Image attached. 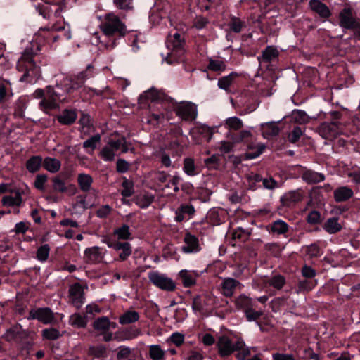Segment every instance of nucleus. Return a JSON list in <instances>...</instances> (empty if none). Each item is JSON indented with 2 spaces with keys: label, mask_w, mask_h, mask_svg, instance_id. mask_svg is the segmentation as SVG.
<instances>
[{
  "label": "nucleus",
  "mask_w": 360,
  "mask_h": 360,
  "mask_svg": "<svg viewBox=\"0 0 360 360\" xmlns=\"http://www.w3.org/2000/svg\"><path fill=\"white\" fill-rule=\"evenodd\" d=\"M39 51V46H27L23 52L18 63V69L25 72L20 81L32 82L39 77V68L32 60L33 56Z\"/></svg>",
  "instance_id": "1"
},
{
  "label": "nucleus",
  "mask_w": 360,
  "mask_h": 360,
  "mask_svg": "<svg viewBox=\"0 0 360 360\" xmlns=\"http://www.w3.org/2000/svg\"><path fill=\"white\" fill-rule=\"evenodd\" d=\"M100 27L103 34L108 37L118 33L120 36L126 34L127 27L120 18L113 13H110L104 16Z\"/></svg>",
  "instance_id": "2"
},
{
  "label": "nucleus",
  "mask_w": 360,
  "mask_h": 360,
  "mask_svg": "<svg viewBox=\"0 0 360 360\" xmlns=\"http://www.w3.org/2000/svg\"><path fill=\"white\" fill-rule=\"evenodd\" d=\"M338 23L343 30H353L360 38V19L355 17L350 7H345L338 15Z\"/></svg>",
  "instance_id": "3"
},
{
  "label": "nucleus",
  "mask_w": 360,
  "mask_h": 360,
  "mask_svg": "<svg viewBox=\"0 0 360 360\" xmlns=\"http://www.w3.org/2000/svg\"><path fill=\"white\" fill-rule=\"evenodd\" d=\"M174 110L176 115L185 121H193L198 116L196 105L189 101L179 103Z\"/></svg>",
  "instance_id": "4"
},
{
  "label": "nucleus",
  "mask_w": 360,
  "mask_h": 360,
  "mask_svg": "<svg viewBox=\"0 0 360 360\" xmlns=\"http://www.w3.org/2000/svg\"><path fill=\"white\" fill-rule=\"evenodd\" d=\"M148 278L155 286L161 290L173 291L176 288V284L172 278L158 271H150Z\"/></svg>",
  "instance_id": "5"
},
{
  "label": "nucleus",
  "mask_w": 360,
  "mask_h": 360,
  "mask_svg": "<svg viewBox=\"0 0 360 360\" xmlns=\"http://www.w3.org/2000/svg\"><path fill=\"white\" fill-rule=\"evenodd\" d=\"M242 343L238 340L233 342L228 336H221L217 342L218 353L221 357H226L236 352V348H240Z\"/></svg>",
  "instance_id": "6"
},
{
  "label": "nucleus",
  "mask_w": 360,
  "mask_h": 360,
  "mask_svg": "<svg viewBox=\"0 0 360 360\" xmlns=\"http://www.w3.org/2000/svg\"><path fill=\"white\" fill-rule=\"evenodd\" d=\"M103 242L109 248H112L116 251H120L119 258L122 261L126 260L132 252L131 245L128 242H120L112 237L105 238L103 240Z\"/></svg>",
  "instance_id": "7"
},
{
  "label": "nucleus",
  "mask_w": 360,
  "mask_h": 360,
  "mask_svg": "<svg viewBox=\"0 0 360 360\" xmlns=\"http://www.w3.org/2000/svg\"><path fill=\"white\" fill-rule=\"evenodd\" d=\"M60 99V95L52 87L48 86L44 98L40 101V108L48 112L58 108V101Z\"/></svg>",
  "instance_id": "8"
},
{
  "label": "nucleus",
  "mask_w": 360,
  "mask_h": 360,
  "mask_svg": "<svg viewBox=\"0 0 360 360\" xmlns=\"http://www.w3.org/2000/svg\"><path fill=\"white\" fill-rule=\"evenodd\" d=\"M115 327V323H112L105 316L100 317L94 322L93 327L100 335L103 336V340L110 341L112 339V333L109 332L110 327Z\"/></svg>",
  "instance_id": "9"
},
{
  "label": "nucleus",
  "mask_w": 360,
  "mask_h": 360,
  "mask_svg": "<svg viewBox=\"0 0 360 360\" xmlns=\"http://www.w3.org/2000/svg\"><path fill=\"white\" fill-rule=\"evenodd\" d=\"M69 297L70 302L77 308L79 309L84 303V292L81 284L77 283L70 287Z\"/></svg>",
  "instance_id": "10"
},
{
  "label": "nucleus",
  "mask_w": 360,
  "mask_h": 360,
  "mask_svg": "<svg viewBox=\"0 0 360 360\" xmlns=\"http://www.w3.org/2000/svg\"><path fill=\"white\" fill-rule=\"evenodd\" d=\"M319 134L326 139H335L341 131L337 122H324L319 127Z\"/></svg>",
  "instance_id": "11"
},
{
  "label": "nucleus",
  "mask_w": 360,
  "mask_h": 360,
  "mask_svg": "<svg viewBox=\"0 0 360 360\" xmlns=\"http://www.w3.org/2000/svg\"><path fill=\"white\" fill-rule=\"evenodd\" d=\"M184 245L181 250L184 253H197L201 250V246L198 237L190 233H186L184 238Z\"/></svg>",
  "instance_id": "12"
},
{
  "label": "nucleus",
  "mask_w": 360,
  "mask_h": 360,
  "mask_svg": "<svg viewBox=\"0 0 360 360\" xmlns=\"http://www.w3.org/2000/svg\"><path fill=\"white\" fill-rule=\"evenodd\" d=\"M53 188L54 191L59 193H67L69 195H75L77 189L74 184H67L64 179H62L60 175L56 176L53 178Z\"/></svg>",
  "instance_id": "13"
},
{
  "label": "nucleus",
  "mask_w": 360,
  "mask_h": 360,
  "mask_svg": "<svg viewBox=\"0 0 360 360\" xmlns=\"http://www.w3.org/2000/svg\"><path fill=\"white\" fill-rule=\"evenodd\" d=\"M178 276L185 288H191L196 285L200 274L197 271L182 269L179 272Z\"/></svg>",
  "instance_id": "14"
},
{
  "label": "nucleus",
  "mask_w": 360,
  "mask_h": 360,
  "mask_svg": "<svg viewBox=\"0 0 360 360\" xmlns=\"http://www.w3.org/2000/svg\"><path fill=\"white\" fill-rule=\"evenodd\" d=\"M184 52L183 46H165V51L161 53V56L163 60L168 64H172L177 60Z\"/></svg>",
  "instance_id": "15"
},
{
  "label": "nucleus",
  "mask_w": 360,
  "mask_h": 360,
  "mask_svg": "<svg viewBox=\"0 0 360 360\" xmlns=\"http://www.w3.org/2000/svg\"><path fill=\"white\" fill-rule=\"evenodd\" d=\"M22 193L23 191L20 189L12 190L10 195L3 197L2 205L6 207H20L22 202Z\"/></svg>",
  "instance_id": "16"
},
{
  "label": "nucleus",
  "mask_w": 360,
  "mask_h": 360,
  "mask_svg": "<svg viewBox=\"0 0 360 360\" xmlns=\"http://www.w3.org/2000/svg\"><path fill=\"white\" fill-rule=\"evenodd\" d=\"M240 285V283L234 278H225L220 285V292L224 296L230 297L234 294L236 288Z\"/></svg>",
  "instance_id": "17"
},
{
  "label": "nucleus",
  "mask_w": 360,
  "mask_h": 360,
  "mask_svg": "<svg viewBox=\"0 0 360 360\" xmlns=\"http://www.w3.org/2000/svg\"><path fill=\"white\" fill-rule=\"evenodd\" d=\"M164 98L165 95L162 92L155 89H150L141 94L139 101L140 103H143L147 101L158 103L159 102L162 101Z\"/></svg>",
  "instance_id": "18"
},
{
  "label": "nucleus",
  "mask_w": 360,
  "mask_h": 360,
  "mask_svg": "<svg viewBox=\"0 0 360 360\" xmlns=\"http://www.w3.org/2000/svg\"><path fill=\"white\" fill-rule=\"evenodd\" d=\"M309 5L310 8L317 13L320 18H328L331 15L329 8L320 0H310Z\"/></svg>",
  "instance_id": "19"
},
{
  "label": "nucleus",
  "mask_w": 360,
  "mask_h": 360,
  "mask_svg": "<svg viewBox=\"0 0 360 360\" xmlns=\"http://www.w3.org/2000/svg\"><path fill=\"white\" fill-rule=\"evenodd\" d=\"M334 199L336 202H345L350 199L354 192L351 188L347 186H340L337 188L333 193Z\"/></svg>",
  "instance_id": "20"
},
{
  "label": "nucleus",
  "mask_w": 360,
  "mask_h": 360,
  "mask_svg": "<svg viewBox=\"0 0 360 360\" xmlns=\"http://www.w3.org/2000/svg\"><path fill=\"white\" fill-rule=\"evenodd\" d=\"M33 319H38L44 323H49L54 319L53 312L49 308H40L31 314Z\"/></svg>",
  "instance_id": "21"
},
{
  "label": "nucleus",
  "mask_w": 360,
  "mask_h": 360,
  "mask_svg": "<svg viewBox=\"0 0 360 360\" xmlns=\"http://www.w3.org/2000/svg\"><path fill=\"white\" fill-rule=\"evenodd\" d=\"M302 179L307 184H316L324 181L325 176L322 173L305 169L302 173Z\"/></svg>",
  "instance_id": "22"
},
{
  "label": "nucleus",
  "mask_w": 360,
  "mask_h": 360,
  "mask_svg": "<svg viewBox=\"0 0 360 360\" xmlns=\"http://www.w3.org/2000/svg\"><path fill=\"white\" fill-rule=\"evenodd\" d=\"M102 259L103 255L98 247L86 248L84 251V259L89 263H98Z\"/></svg>",
  "instance_id": "23"
},
{
  "label": "nucleus",
  "mask_w": 360,
  "mask_h": 360,
  "mask_svg": "<svg viewBox=\"0 0 360 360\" xmlns=\"http://www.w3.org/2000/svg\"><path fill=\"white\" fill-rule=\"evenodd\" d=\"M262 134L265 139H271L279 133V127L274 122H267L261 124Z\"/></svg>",
  "instance_id": "24"
},
{
  "label": "nucleus",
  "mask_w": 360,
  "mask_h": 360,
  "mask_svg": "<svg viewBox=\"0 0 360 360\" xmlns=\"http://www.w3.org/2000/svg\"><path fill=\"white\" fill-rule=\"evenodd\" d=\"M117 354V360H136V350L127 346H120Z\"/></svg>",
  "instance_id": "25"
},
{
  "label": "nucleus",
  "mask_w": 360,
  "mask_h": 360,
  "mask_svg": "<svg viewBox=\"0 0 360 360\" xmlns=\"http://www.w3.org/2000/svg\"><path fill=\"white\" fill-rule=\"evenodd\" d=\"M235 305L238 309H243L245 312L248 309L255 307V303L252 298L240 295L235 300Z\"/></svg>",
  "instance_id": "26"
},
{
  "label": "nucleus",
  "mask_w": 360,
  "mask_h": 360,
  "mask_svg": "<svg viewBox=\"0 0 360 360\" xmlns=\"http://www.w3.org/2000/svg\"><path fill=\"white\" fill-rule=\"evenodd\" d=\"M77 117L75 110H65L57 117L58 121L62 124L69 125L75 122Z\"/></svg>",
  "instance_id": "27"
},
{
  "label": "nucleus",
  "mask_w": 360,
  "mask_h": 360,
  "mask_svg": "<svg viewBox=\"0 0 360 360\" xmlns=\"http://www.w3.org/2000/svg\"><path fill=\"white\" fill-rule=\"evenodd\" d=\"M139 314L134 310L124 311L119 318V323L122 325L135 323L139 319Z\"/></svg>",
  "instance_id": "28"
},
{
  "label": "nucleus",
  "mask_w": 360,
  "mask_h": 360,
  "mask_svg": "<svg viewBox=\"0 0 360 360\" xmlns=\"http://www.w3.org/2000/svg\"><path fill=\"white\" fill-rule=\"evenodd\" d=\"M141 333L140 329L130 327L126 328L120 330L118 334L120 335V340H129L137 338Z\"/></svg>",
  "instance_id": "29"
},
{
  "label": "nucleus",
  "mask_w": 360,
  "mask_h": 360,
  "mask_svg": "<svg viewBox=\"0 0 360 360\" xmlns=\"http://www.w3.org/2000/svg\"><path fill=\"white\" fill-rule=\"evenodd\" d=\"M77 183L82 191L87 192L91 190L93 178L89 174L81 173L78 174Z\"/></svg>",
  "instance_id": "30"
},
{
  "label": "nucleus",
  "mask_w": 360,
  "mask_h": 360,
  "mask_svg": "<svg viewBox=\"0 0 360 360\" xmlns=\"http://www.w3.org/2000/svg\"><path fill=\"white\" fill-rule=\"evenodd\" d=\"M166 352L160 345H152L148 347V354L152 360H164Z\"/></svg>",
  "instance_id": "31"
},
{
  "label": "nucleus",
  "mask_w": 360,
  "mask_h": 360,
  "mask_svg": "<svg viewBox=\"0 0 360 360\" xmlns=\"http://www.w3.org/2000/svg\"><path fill=\"white\" fill-rule=\"evenodd\" d=\"M323 229L330 234H334L342 229V226L338 222V218L331 217L328 219L325 222Z\"/></svg>",
  "instance_id": "32"
},
{
  "label": "nucleus",
  "mask_w": 360,
  "mask_h": 360,
  "mask_svg": "<svg viewBox=\"0 0 360 360\" xmlns=\"http://www.w3.org/2000/svg\"><path fill=\"white\" fill-rule=\"evenodd\" d=\"M60 166V162L56 158L47 157L43 161L44 169L51 173H56L59 171Z\"/></svg>",
  "instance_id": "33"
},
{
  "label": "nucleus",
  "mask_w": 360,
  "mask_h": 360,
  "mask_svg": "<svg viewBox=\"0 0 360 360\" xmlns=\"http://www.w3.org/2000/svg\"><path fill=\"white\" fill-rule=\"evenodd\" d=\"M113 236L116 237V240H127L131 238V232L129 226L127 224H122L120 227L117 228L113 231Z\"/></svg>",
  "instance_id": "34"
},
{
  "label": "nucleus",
  "mask_w": 360,
  "mask_h": 360,
  "mask_svg": "<svg viewBox=\"0 0 360 360\" xmlns=\"http://www.w3.org/2000/svg\"><path fill=\"white\" fill-rule=\"evenodd\" d=\"M108 143L112 148V149L115 150V152L121 149V152L124 153L129 150V143L126 141V139L124 137L117 140L110 139L108 141Z\"/></svg>",
  "instance_id": "35"
},
{
  "label": "nucleus",
  "mask_w": 360,
  "mask_h": 360,
  "mask_svg": "<svg viewBox=\"0 0 360 360\" xmlns=\"http://www.w3.org/2000/svg\"><path fill=\"white\" fill-rule=\"evenodd\" d=\"M43 165L42 158L39 155L32 156L26 163V167L30 172H37Z\"/></svg>",
  "instance_id": "36"
},
{
  "label": "nucleus",
  "mask_w": 360,
  "mask_h": 360,
  "mask_svg": "<svg viewBox=\"0 0 360 360\" xmlns=\"http://www.w3.org/2000/svg\"><path fill=\"white\" fill-rule=\"evenodd\" d=\"M87 319L78 313H75L69 318V323L77 328H85L87 325Z\"/></svg>",
  "instance_id": "37"
},
{
  "label": "nucleus",
  "mask_w": 360,
  "mask_h": 360,
  "mask_svg": "<svg viewBox=\"0 0 360 360\" xmlns=\"http://www.w3.org/2000/svg\"><path fill=\"white\" fill-rule=\"evenodd\" d=\"M288 228L286 222L279 219L271 224V232L277 235L285 234L288 231Z\"/></svg>",
  "instance_id": "38"
},
{
  "label": "nucleus",
  "mask_w": 360,
  "mask_h": 360,
  "mask_svg": "<svg viewBox=\"0 0 360 360\" xmlns=\"http://www.w3.org/2000/svg\"><path fill=\"white\" fill-rule=\"evenodd\" d=\"M278 56V51L276 46H266V48L262 51L261 57H258V60L260 61L261 59L263 61H271Z\"/></svg>",
  "instance_id": "39"
},
{
  "label": "nucleus",
  "mask_w": 360,
  "mask_h": 360,
  "mask_svg": "<svg viewBox=\"0 0 360 360\" xmlns=\"http://www.w3.org/2000/svg\"><path fill=\"white\" fill-rule=\"evenodd\" d=\"M224 126L229 130L238 131L243 127V122L237 117H231L225 120Z\"/></svg>",
  "instance_id": "40"
},
{
  "label": "nucleus",
  "mask_w": 360,
  "mask_h": 360,
  "mask_svg": "<svg viewBox=\"0 0 360 360\" xmlns=\"http://www.w3.org/2000/svg\"><path fill=\"white\" fill-rule=\"evenodd\" d=\"M186 42V37L184 33L175 32L169 33L167 37V43L170 45H182Z\"/></svg>",
  "instance_id": "41"
},
{
  "label": "nucleus",
  "mask_w": 360,
  "mask_h": 360,
  "mask_svg": "<svg viewBox=\"0 0 360 360\" xmlns=\"http://www.w3.org/2000/svg\"><path fill=\"white\" fill-rule=\"evenodd\" d=\"M100 141L101 136L96 134L86 140L83 143V147L86 149V152L89 154H92Z\"/></svg>",
  "instance_id": "42"
},
{
  "label": "nucleus",
  "mask_w": 360,
  "mask_h": 360,
  "mask_svg": "<svg viewBox=\"0 0 360 360\" xmlns=\"http://www.w3.org/2000/svg\"><path fill=\"white\" fill-rule=\"evenodd\" d=\"M291 120L294 122L303 124L309 122V117L304 110H294L291 115Z\"/></svg>",
  "instance_id": "43"
},
{
  "label": "nucleus",
  "mask_w": 360,
  "mask_h": 360,
  "mask_svg": "<svg viewBox=\"0 0 360 360\" xmlns=\"http://www.w3.org/2000/svg\"><path fill=\"white\" fill-rule=\"evenodd\" d=\"M285 283L284 276L281 275H274L266 281V284L274 288L276 290H281Z\"/></svg>",
  "instance_id": "44"
},
{
  "label": "nucleus",
  "mask_w": 360,
  "mask_h": 360,
  "mask_svg": "<svg viewBox=\"0 0 360 360\" xmlns=\"http://www.w3.org/2000/svg\"><path fill=\"white\" fill-rule=\"evenodd\" d=\"M153 200L154 196L148 193L140 194L136 197V204L142 208L148 207Z\"/></svg>",
  "instance_id": "45"
},
{
  "label": "nucleus",
  "mask_w": 360,
  "mask_h": 360,
  "mask_svg": "<svg viewBox=\"0 0 360 360\" xmlns=\"http://www.w3.org/2000/svg\"><path fill=\"white\" fill-rule=\"evenodd\" d=\"M245 26V23L239 18L233 16L231 18L229 22V27L230 30L236 33H239L242 31L243 27Z\"/></svg>",
  "instance_id": "46"
},
{
  "label": "nucleus",
  "mask_w": 360,
  "mask_h": 360,
  "mask_svg": "<svg viewBox=\"0 0 360 360\" xmlns=\"http://www.w3.org/2000/svg\"><path fill=\"white\" fill-rule=\"evenodd\" d=\"M10 83L8 81L0 79V103H3L11 97L9 94Z\"/></svg>",
  "instance_id": "47"
},
{
  "label": "nucleus",
  "mask_w": 360,
  "mask_h": 360,
  "mask_svg": "<svg viewBox=\"0 0 360 360\" xmlns=\"http://www.w3.org/2000/svg\"><path fill=\"white\" fill-rule=\"evenodd\" d=\"M116 152L108 143L100 152L101 157L105 161H112L115 158Z\"/></svg>",
  "instance_id": "48"
},
{
  "label": "nucleus",
  "mask_w": 360,
  "mask_h": 360,
  "mask_svg": "<svg viewBox=\"0 0 360 360\" xmlns=\"http://www.w3.org/2000/svg\"><path fill=\"white\" fill-rule=\"evenodd\" d=\"M305 255L309 258L318 257L321 255L322 252L320 248L316 244H311L310 245L303 248Z\"/></svg>",
  "instance_id": "49"
},
{
  "label": "nucleus",
  "mask_w": 360,
  "mask_h": 360,
  "mask_svg": "<svg viewBox=\"0 0 360 360\" xmlns=\"http://www.w3.org/2000/svg\"><path fill=\"white\" fill-rule=\"evenodd\" d=\"M50 250L48 244L40 246L37 250V259L41 262H46L49 258Z\"/></svg>",
  "instance_id": "50"
},
{
  "label": "nucleus",
  "mask_w": 360,
  "mask_h": 360,
  "mask_svg": "<svg viewBox=\"0 0 360 360\" xmlns=\"http://www.w3.org/2000/svg\"><path fill=\"white\" fill-rule=\"evenodd\" d=\"M236 75V73L232 72L227 76L223 77L219 79L218 86L221 89L228 90Z\"/></svg>",
  "instance_id": "51"
},
{
  "label": "nucleus",
  "mask_w": 360,
  "mask_h": 360,
  "mask_svg": "<svg viewBox=\"0 0 360 360\" xmlns=\"http://www.w3.org/2000/svg\"><path fill=\"white\" fill-rule=\"evenodd\" d=\"M238 342L242 343L240 348H236L238 352L236 354V358L238 360H245V358L250 355V350L248 347L245 346V342L242 339H238Z\"/></svg>",
  "instance_id": "52"
},
{
  "label": "nucleus",
  "mask_w": 360,
  "mask_h": 360,
  "mask_svg": "<svg viewBox=\"0 0 360 360\" xmlns=\"http://www.w3.org/2000/svg\"><path fill=\"white\" fill-rule=\"evenodd\" d=\"M184 171L189 176H194L197 174L194 160L192 158H186L184 159Z\"/></svg>",
  "instance_id": "53"
},
{
  "label": "nucleus",
  "mask_w": 360,
  "mask_h": 360,
  "mask_svg": "<svg viewBox=\"0 0 360 360\" xmlns=\"http://www.w3.org/2000/svg\"><path fill=\"white\" fill-rule=\"evenodd\" d=\"M246 178L248 188L251 190H255L257 188L256 184L262 181V178L260 175L253 172L248 174Z\"/></svg>",
  "instance_id": "54"
},
{
  "label": "nucleus",
  "mask_w": 360,
  "mask_h": 360,
  "mask_svg": "<svg viewBox=\"0 0 360 360\" xmlns=\"http://www.w3.org/2000/svg\"><path fill=\"white\" fill-rule=\"evenodd\" d=\"M122 190L121 194L124 197H130L134 193V184L132 181L124 179L122 183Z\"/></svg>",
  "instance_id": "55"
},
{
  "label": "nucleus",
  "mask_w": 360,
  "mask_h": 360,
  "mask_svg": "<svg viewBox=\"0 0 360 360\" xmlns=\"http://www.w3.org/2000/svg\"><path fill=\"white\" fill-rule=\"evenodd\" d=\"M285 198L290 202H296L302 200L303 193L300 190L292 191L287 193Z\"/></svg>",
  "instance_id": "56"
},
{
  "label": "nucleus",
  "mask_w": 360,
  "mask_h": 360,
  "mask_svg": "<svg viewBox=\"0 0 360 360\" xmlns=\"http://www.w3.org/2000/svg\"><path fill=\"white\" fill-rule=\"evenodd\" d=\"M245 316L248 321H255L259 319L263 315L262 311H256L251 307L248 309L245 312Z\"/></svg>",
  "instance_id": "57"
},
{
  "label": "nucleus",
  "mask_w": 360,
  "mask_h": 360,
  "mask_svg": "<svg viewBox=\"0 0 360 360\" xmlns=\"http://www.w3.org/2000/svg\"><path fill=\"white\" fill-rule=\"evenodd\" d=\"M92 68L93 67L91 65H89L85 71L77 75L76 79L78 80V86H81L87 78L92 76V72H91Z\"/></svg>",
  "instance_id": "58"
},
{
  "label": "nucleus",
  "mask_w": 360,
  "mask_h": 360,
  "mask_svg": "<svg viewBox=\"0 0 360 360\" xmlns=\"http://www.w3.org/2000/svg\"><path fill=\"white\" fill-rule=\"evenodd\" d=\"M303 134V130L300 127H295L288 135V140L290 142L296 143Z\"/></svg>",
  "instance_id": "59"
},
{
  "label": "nucleus",
  "mask_w": 360,
  "mask_h": 360,
  "mask_svg": "<svg viewBox=\"0 0 360 360\" xmlns=\"http://www.w3.org/2000/svg\"><path fill=\"white\" fill-rule=\"evenodd\" d=\"M198 131L202 134L207 141H210L214 134V129L207 125H202L198 127Z\"/></svg>",
  "instance_id": "60"
},
{
  "label": "nucleus",
  "mask_w": 360,
  "mask_h": 360,
  "mask_svg": "<svg viewBox=\"0 0 360 360\" xmlns=\"http://www.w3.org/2000/svg\"><path fill=\"white\" fill-rule=\"evenodd\" d=\"M42 334L45 338L51 340H56L60 336L59 331L55 328L44 329Z\"/></svg>",
  "instance_id": "61"
},
{
  "label": "nucleus",
  "mask_w": 360,
  "mask_h": 360,
  "mask_svg": "<svg viewBox=\"0 0 360 360\" xmlns=\"http://www.w3.org/2000/svg\"><path fill=\"white\" fill-rule=\"evenodd\" d=\"M208 68L213 71H223L226 68V65L223 61L210 59Z\"/></svg>",
  "instance_id": "62"
},
{
  "label": "nucleus",
  "mask_w": 360,
  "mask_h": 360,
  "mask_svg": "<svg viewBox=\"0 0 360 360\" xmlns=\"http://www.w3.org/2000/svg\"><path fill=\"white\" fill-rule=\"evenodd\" d=\"M252 136V133L249 130H242L239 134H236L232 136V140L235 143L241 142L245 139L250 138Z\"/></svg>",
  "instance_id": "63"
},
{
  "label": "nucleus",
  "mask_w": 360,
  "mask_h": 360,
  "mask_svg": "<svg viewBox=\"0 0 360 360\" xmlns=\"http://www.w3.org/2000/svg\"><path fill=\"white\" fill-rule=\"evenodd\" d=\"M273 360H296L295 356L292 354L276 352L272 354Z\"/></svg>",
  "instance_id": "64"
}]
</instances>
